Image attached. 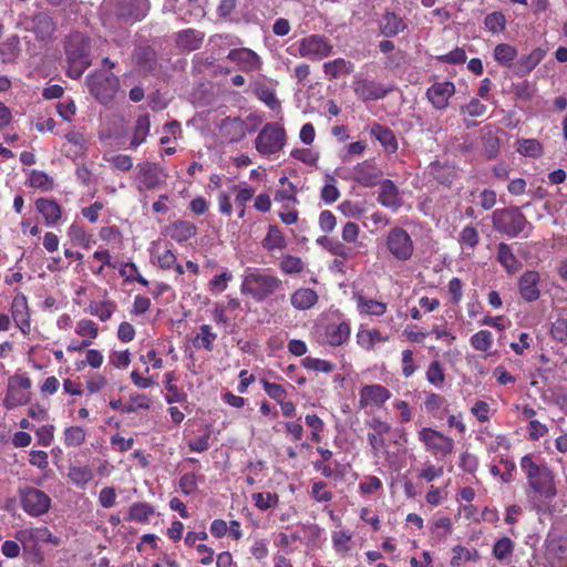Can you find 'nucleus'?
I'll use <instances>...</instances> for the list:
<instances>
[{
	"label": "nucleus",
	"instance_id": "3",
	"mask_svg": "<svg viewBox=\"0 0 567 567\" xmlns=\"http://www.w3.org/2000/svg\"><path fill=\"white\" fill-rule=\"evenodd\" d=\"M520 467L528 478L529 486L540 496L553 498L556 495L554 475L547 466H539L530 455H525L520 461Z\"/></svg>",
	"mask_w": 567,
	"mask_h": 567
},
{
	"label": "nucleus",
	"instance_id": "23",
	"mask_svg": "<svg viewBox=\"0 0 567 567\" xmlns=\"http://www.w3.org/2000/svg\"><path fill=\"white\" fill-rule=\"evenodd\" d=\"M220 135L230 143L243 140L247 134V124L239 117H227L220 124Z\"/></svg>",
	"mask_w": 567,
	"mask_h": 567
},
{
	"label": "nucleus",
	"instance_id": "42",
	"mask_svg": "<svg viewBox=\"0 0 567 567\" xmlns=\"http://www.w3.org/2000/svg\"><path fill=\"white\" fill-rule=\"evenodd\" d=\"M150 127H151V123H150L148 116L147 115L138 116V118L136 120L135 128H134L133 136L131 140V147L136 148L142 143L145 142V140L150 133Z\"/></svg>",
	"mask_w": 567,
	"mask_h": 567
},
{
	"label": "nucleus",
	"instance_id": "61",
	"mask_svg": "<svg viewBox=\"0 0 567 567\" xmlns=\"http://www.w3.org/2000/svg\"><path fill=\"white\" fill-rule=\"evenodd\" d=\"M279 268L282 272L288 275L299 274L303 270V262L298 257L287 255L281 259Z\"/></svg>",
	"mask_w": 567,
	"mask_h": 567
},
{
	"label": "nucleus",
	"instance_id": "51",
	"mask_svg": "<svg viewBox=\"0 0 567 567\" xmlns=\"http://www.w3.org/2000/svg\"><path fill=\"white\" fill-rule=\"evenodd\" d=\"M426 380L436 389H442L445 381V373L439 361H432L426 370Z\"/></svg>",
	"mask_w": 567,
	"mask_h": 567
},
{
	"label": "nucleus",
	"instance_id": "52",
	"mask_svg": "<svg viewBox=\"0 0 567 567\" xmlns=\"http://www.w3.org/2000/svg\"><path fill=\"white\" fill-rule=\"evenodd\" d=\"M85 437L86 433L81 426H69L64 430V444L69 447L80 446Z\"/></svg>",
	"mask_w": 567,
	"mask_h": 567
},
{
	"label": "nucleus",
	"instance_id": "44",
	"mask_svg": "<svg viewBox=\"0 0 567 567\" xmlns=\"http://www.w3.org/2000/svg\"><path fill=\"white\" fill-rule=\"evenodd\" d=\"M68 476L74 485L79 487H84L87 483L92 481L93 471L86 465H74L69 468Z\"/></svg>",
	"mask_w": 567,
	"mask_h": 567
},
{
	"label": "nucleus",
	"instance_id": "11",
	"mask_svg": "<svg viewBox=\"0 0 567 567\" xmlns=\"http://www.w3.org/2000/svg\"><path fill=\"white\" fill-rule=\"evenodd\" d=\"M31 381L24 375H14L9 380L8 391L4 398L7 409H14L24 405L30 400L29 389Z\"/></svg>",
	"mask_w": 567,
	"mask_h": 567
},
{
	"label": "nucleus",
	"instance_id": "37",
	"mask_svg": "<svg viewBox=\"0 0 567 567\" xmlns=\"http://www.w3.org/2000/svg\"><path fill=\"white\" fill-rule=\"evenodd\" d=\"M380 29L384 35L393 37L405 29V23L395 13L388 12L380 21Z\"/></svg>",
	"mask_w": 567,
	"mask_h": 567
},
{
	"label": "nucleus",
	"instance_id": "26",
	"mask_svg": "<svg viewBox=\"0 0 567 567\" xmlns=\"http://www.w3.org/2000/svg\"><path fill=\"white\" fill-rule=\"evenodd\" d=\"M318 293L310 288H299L290 296V303L296 310L311 309L318 302Z\"/></svg>",
	"mask_w": 567,
	"mask_h": 567
},
{
	"label": "nucleus",
	"instance_id": "35",
	"mask_svg": "<svg viewBox=\"0 0 567 567\" xmlns=\"http://www.w3.org/2000/svg\"><path fill=\"white\" fill-rule=\"evenodd\" d=\"M371 134L381 143V145L389 153H394L398 150L396 138L391 130L382 125H374L371 128Z\"/></svg>",
	"mask_w": 567,
	"mask_h": 567
},
{
	"label": "nucleus",
	"instance_id": "59",
	"mask_svg": "<svg viewBox=\"0 0 567 567\" xmlns=\"http://www.w3.org/2000/svg\"><path fill=\"white\" fill-rule=\"evenodd\" d=\"M302 367L312 370L316 372H322V373H330L333 371L334 365L330 361L312 358V357H306L302 360Z\"/></svg>",
	"mask_w": 567,
	"mask_h": 567
},
{
	"label": "nucleus",
	"instance_id": "18",
	"mask_svg": "<svg viewBox=\"0 0 567 567\" xmlns=\"http://www.w3.org/2000/svg\"><path fill=\"white\" fill-rule=\"evenodd\" d=\"M10 311L16 326L24 336H28L31 331L30 313L28 300L23 293L14 296Z\"/></svg>",
	"mask_w": 567,
	"mask_h": 567
},
{
	"label": "nucleus",
	"instance_id": "28",
	"mask_svg": "<svg viewBox=\"0 0 567 567\" xmlns=\"http://www.w3.org/2000/svg\"><path fill=\"white\" fill-rule=\"evenodd\" d=\"M381 174L368 162H362L353 168V178L360 185L370 187L377 184Z\"/></svg>",
	"mask_w": 567,
	"mask_h": 567
},
{
	"label": "nucleus",
	"instance_id": "13",
	"mask_svg": "<svg viewBox=\"0 0 567 567\" xmlns=\"http://www.w3.org/2000/svg\"><path fill=\"white\" fill-rule=\"evenodd\" d=\"M227 59L243 72H259L262 68L261 58L251 49L239 48L228 52Z\"/></svg>",
	"mask_w": 567,
	"mask_h": 567
},
{
	"label": "nucleus",
	"instance_id": "34",
	"mask_svg": "<svg viewBox=\"0 0 567 567\" xmlns=\"http://www.w3.org/2000/svg\"><path fill=\"white\" fill-rule=\"evenodd\" d=\"M497 258L502 266L511 274L518 271L522 264L517 260L511 246L505 243L498 245Z\"/></svg>",
	"mask_w": 567,
	"mask_h": 567
},
{
	"label": "nucleus",
	"instance_id": "33",
	"mask_svg": "<svg viewBox=\"0 0 567 567\" xmlns=\"http://www.w3.org/2000/svg\"><path fill=\"white\" fill-rule=\"evenodd\" d=\"M203 39L204 35L199 31L187 29L177 33L176 42L179 48L194 51L200 47Z\"/></svg>",
	"mask_w": 567,
	"mask_h": 567
},
{
	"label": "nucleus",
	"instance_id": "12",
	"mask_svg": "<svg viewBox=\"0 0 567 567\" xmlns=\"http://www.w3.org/2000/svg\"><path fill=\"white\" fill-rule=\"evenodd\" d=\"M21 504L29 515L41 516L49 511L51 498L41 489L28 487L21 493Z\"/></svg>",
	"mask_w": 567,
	"mask_h": 567
},
{
	"label": "nucleus",
	"instance_id": "8",
	"mask_svg": "<svg viewBox=\"0 0 567 567\" xmlns=\"http://www.w3.org/2000/svg\"><path fill=\"white\" fill-rule=\"evenodd\" d=\"M165 178L164 171L154 163L144 162L136 166L135 186L140 193L158 188Z\"/></svg>",
	"mask_w": 567,
	"mask_h": 567
},
{
	"label": "nucleus",
	"instance_id": "38",
	"mask_svg": "<svg viewBox=\"0 0 567 567\" xmlns=\"http://www.w3.org/2000/svg\"><path fill=\"white\" fill-rule=\"evenodd\" d=\"M262 247L268 251L281 250L286 247V239L277 226H269L268 233L262 240Z\"/></svg>",
	"mask_w": 567,
	"mask_h": 567
},
{
	"label": "nucleus",
	"instance_id": "36",
	"mask_svg": "<svg viewBox=\"0 0 567 567\" xmlns=\"http://www.w3.org/2000/svg\"><path fill=\"white\" fill-rule=\"evenodd\" d=\"M279 183L282 185V188L276 192L275 200L284 203L286 208H288L290 204H297L298 199L296 186L292 183L288 182V178L286 176L281 177L279 179Z\"/></svg>",
	"mask_w": 567,
	"mask_h": 567
},
{
	"label": "nucleus",
	"instance_id": "56",
	"mask_svg": "<svg viewBox=\"0 0 567 567\" xmlns=\"http://www.w3.org/2000/svg\"><path fill=\"white\" fill-rule=\"evenodd\" d=\"M231 280L233 274L225 269L223 272L214 276V278L209 281V290L215 295L221 293L227 289L228 282Z\"/></svg>",
	"mask_w": 567,
	"mask_h": 567
},
{
	"label": "nucleus",
	"instance_id": "48",
	"mask_svg": "<svg viewBox=\"0 0 567 567\" xmlns=\"http://www.w3.org/2000/svg\"><path fill=\"white\" fill-rule=\"evenodd\" d=\"M217 334L213 332V329L208 324H203L199 328V332L196 334L193 344L195 348H204L208 351L212 350L213 343L216 340Z\"/></svg>",
	"mask_w": 567,
	"mask_h": 567
},
{
	"label": "nucleus",
	"instance_id": "57",
	"mask_svg": "<svg viewBox=\"0 0 567 567\" xmlns=\"http://www.w3.org/2000/svg\"><path fill=\"white\" fill-rule=\"evenodd\" d=\"M514 543L508 537L498 539L493 547V555L497 560H504L513 554Z\"/></svg>",
	"mask_w": 567,
	"mask_h": 567
},
{
	"label": "nucleus",
	"instance_id": "16",
	"mask_svg": "<svg viewBox=\"0 0 567 567\" xmlns=\"http://www.w3.org/2000/svg\"><path fill=\"white\" fill-rule=\"evenodd\" d=\"M16 538L22 544L24 549H32L40 543L59 544V539L52 535L47 527L21 529L16 534Z\"/></svg>",
	"mask_w": 567,
	"mask_h": 567
},
{
	"label": "nucleus",
	"instance_id": "27",
	"mask_svg": "<svg viewBox=\"0 0 567 567\" xmlns=\"http://www.w3.org/2000/svg\"><path fill=\"white\" fill-rule=\"evenodd\" d=\"M357 310L361 316L381 317L386 312V303L367 298L361 295L354 296Z\"/></svg>",
	"mask_w": 567,
	"mask_h": 567
},
{
	"label": "nucleus",
	"instance_id": "64",
	"mask_svg": "<svg viewBox=\"0 0 567 567\" xmlns=\"http://www.w3.org/2000/svg\"><path fill=\"white\" fill-rule=\"evenodd\" d=\"M551 337L559 342H567V319L558 317L550 328Z\"/></svg>",
	"mask_w": 567,
	"mask_h": 567
},
{
	"label": "nucleus",
	"instance_id": "15",
	"mask_svg": "<svg viewBox=\"0 0 567 567\" xmlns=\"http://www.w3.org/2000/svg\"><path fill=\"white\" fill-rule=\"evenodd\" d=\"M391 398L389 389L381 384H368L361 388L359 393V406L361 409L381 408Z\"/></svg>",
	"mask_w": 567,
	"mask_h": 567
},
{
	"label": "nucleus",
	"instance_id": "5",
	"mask_svg": "<svg viewBox=\"0 0 567 567\" xmlns=\"http://www.w3.org/2000/svg\"><path fill=\"white\" fill-rule=\"evenodd\" d=\"M66 54L69 60L68 74L73 79L80 78L91 64L86 41L80 35L73 37L66 45Z\"/></svg>",
	"mask_w": 567,
	"mask_h": 567
},
{
	"label": "nucleus",
	"instance_id": "24",
	"mask_svg": "<svg viewBox=\"0 0 567 567\" xmlns=\"http://www.w3.org/2000/svg\"><path fill=\"white\" fill-rule=\"evenodd\" d=\"M351 327L347 321L329 323L324 329V341L332 347H339L349 339Z\"/></svg>",
	"mask_w": 567,
	"mask_h": 567
},
{
	"label": "nucleus",
	"instance_id": "50",
	"mask_svg": "<svg viewBox=\"0 0 567 567\" xmlns=\"http://www.w3.org/2000/svg\"><path fill=\"white\" fill-rule=\"evenodd\" d=\"M516 150L523 156L539 157L543 154L542 144L534 138L519 140Z\"/></svg>",
	"mask_w": 567,
	"mask_h": 567
},
{
	"label": "nucleus",
	"instance_id": "62",
	"mask_svg": "<svg viewBox=\"0 0 567 567\" xmlns=\"http://www.w3.org/2000/svg\"><path fill=\"white\" fill-rule=\"evenodd\" d=\"M255 91L257 96L267 104L271 110H276L279 107V102L274 93V91L260 83H256Z\"/></svg>",
	"mask_w": 567,
	"mask_h": 567
},
{
	"label": "nucleus",
	"instance_id": "54",
	"mask_svg": "<svg viewBox=\"0 0 567 567\" xmlns=\"http://www.w3.org/2000/svg\"><path fill=\"white\" fill-rule=\"evenodd\" d=\"M99 331V326L90 319H81L74 327V332L81 338H97Z\"/></svg>",
	"mask_w": 567,
	"mask_h": 567
},
{
	"label": "nucleus",
	"instance_id": "7",
	"mask_svg": "<svg viewBox=\"0 0 567 567\" xmlns=\"http://www.w3.org/2000/svg\"><path fill=\"white\" fill-rule=\"evenodd\" d=\"M493 224L495 229L515 237L524 230L526 218L518 208L497 209L493 213Z\"/></svg>",
	"mask_w": 567,
	"mask_h": 567
},
{
	"label": "nucleus",
	"instance_id": "60",
	"mask_svg": "<svg viewBox=\"0 0 567 567\" xmlns=\"http://www.w3.org/2000/svg\"><path fill=\"white\" fill-rule=\"evenodd\" d=\"M35 22V31L41 35V38L50 37L54 32V23L52 18L45 13H40L34 19Z\"/></svg>",
	"mask_w": 567,
	"mask_h": 567
},
{
	"label": "nucleus",
	"instance_id": "19",
	"mask_svg": "<svg viewBox=\"0 0 567 567\" xmlns=\"http://www.w3.org/2000/svg\"><path fill=\"white\" fill-rule=\"evenodd\" d=\"M353 90L357 96L363 101L383 99L390 91V89L384 87L382 84L368 80L355 81Z\"/></svg>",
	"mask_w": 567,
	"mask_h": 567
},
{
	"label": "nucleus",
	"instance_id": "10",
	"mask_svg": "<svg viewBox=\"0 0 567 567\" xmlns=\"http://www.w3.org/2000/svg\"><path fill=\"white\" fill-rule=\"evenodd\" d=\"M90 92L101 102L110 101L118 89V80L111 73L97 72L87 78Z\"/></svg>",
	"mask_w": 567,
	"mask_h": 567
},
{
	"label": "nucleus",
	"instance_id": "21",
	"mask_svg": "<svg viewBox=\"0 0 567 567\" xmlns=\"http://www.w3.org/2000/svg\"><path fill=\"white\" fill-rule=\"evenodd\" d=\"M378 202L392 212H396L403 204L398 187L390 179H384L380 183Z\"/></svg>",
	"mask_w": 567,
	"mask_h": 567
},
{
	"label": "nucleus",
	"instance_id": "17",
	"mask_svg": "<svg viewBox=\"0 0 567 567\" xmlns=\"http://www.w3.org/2000/svg\"><path fill=\"white\" fill-rule=\"evenodd\" d=\"M107 2L115 6L116 13L121 18L133 21L144 18L148 10L147 0H107Z\"/></svg>",
	"mask_w": 567,
	"mask_h": 567
},
{
	"label": "nucleus",
	"instance_id": "63",
	"mask_svg": "<svg viewBox=\"0 0 567 567\" xmlns=\"http://www.w3.org/2000/svg\"><path fill=\"white\" fill-rule=\"evenodd\" d=\"M484 24L491 32L498 33L505 29L506 19L501 12H492L485 17Z\"/></svg>",
	"mask_w": 567,
	"mask_h": 567
},
{
	"label": "nucleus",
	"instance_id": "6",
	"mask_svg": "<svg viewBox=\"0 0 567 567\" xmlns=\"http://www.w3.org/2000/svg\"><path fill=\"white\" fill-rule=\"evenodd\" d=\"M285 141V130L277 123H268L259 132L255 145L260 154L271 155L284 147Z\"/></svg>",
	"mask_w": 567,
	"mask_h": 567
},
{
	"label": "nucleus",
	"instance_id": "2",
	"mask_svg": "<svg viewBox=\"0 0 567 567\" xmlns=\"http://www.w3.org/2000/svg\"><path fill=\"white\" fill-rule=\"evenodd\" d=\"M287 52L296 58L322 61L333 53V44L324 35L310 34L288 47Z\"/></svg>",
	"mask_w": 567,
	"mask_h": 567
},
{
	"label": "nucleus",
	"instance_id": "31",
	"mask_svg": "<svg viewBox=\"0 0 567 567\" xmlns=\"http://www.w3.org/2000/svg\"><path fill=\"white\" fill-rule=\"evenodd\" d=\"M35 207L44 217L47 225H54L61 218V207L54 200L40 198L35 202Z\"/></svg>",
	"mask_w": 567,
	"mask_h": 567
},
{
	"label": "nucleus",
	"instance_id": "40",
	"mask_svg": "<svg viewBox=\"0 0 567 567\" xmlns=\"http://www.w3.org/2000/svg\"><path fill=\"white\" fill-rule=\"evenodd\" d=\"M331 542L334 551L344 556L351 549L352 534L343 529L333 530Z\"/></svg>",
	"mask_w": 567,
	"mask_h": 567
},
{
	"label": "nucleus",
	"instance_id": "49",
	"mask_svg": "<svg viewBox=\"0 0 567 567\" xmlns=\"http://www.w3.org/2000/svg\"><path fill=\"white\" fill-rule=\"evenodd\" d=\"M516 56V49L509 44L502 43L496 45L494 49V59L504 66L512 65Z\"/></svg>",
	"mask_w": 567,
	"mask_h": 567
},
{
	"label": "nucleus",
	"instance_id": "43",
	"mask_svg": "<svg viewBox=\"0 0 567 567\" xmlns=\"http://www.w3.org/2000/svg\"><path fill=\"white\" fill-rule=\"evenodd\" d=\"M228 187L231 196H235V205L237 207H246L247 202H249L255 194V189L246 183L231 184Z\"/></svg>",
	"mask_w": 567,
	"mask_h": 567
},
{
	"label": "nucleus",
	"instance_id": "39",
	"mask_svg": "<svg viewBox=\"0 0 567 567\" xmlns=\"http://www.w3.org/2000/svg\"><path fill=\"white\" fill-rule=\"evenodd\" d=\"M546 51L542 48L534 49L529 54L523 56L517 62L518 72L522 74L529 73L533 69H535L539 62L544 59Z\"/></svg>",
	"mask_w": 567,
	"mask_h": 567
},
{
	"label": "nucleus",
	"instance_id": "4",
	"mask_svg": "<svg viewBox=\"0 0 567 567\" xmlns=\"http://www.w3.org/2000/svg\"><path fill=\"white\" fill-rule=\"evenodd\" d=\"M388 252L398 261H408L414 252V243L410 234L401 228H391L384 238Z\"/></svg>",
	"mask_w": 567,
	"mask_h": 567
},
{
	"label": "nucleus",
	"instance_id": "53",
	"mask_svg": "<svg viewBox=\"0 0 567 567\" xmlns=\"http://www.w3.org/2000/svg\"><path fill=\"white\" fill-rule=\"evenodd\" d=\"M252 501L259 511H267L269 508L276 507L278 505L279 498L277 494L261 492L252 494Z\"/></svg>",
	"mask_w": 567,
	"mask_h": 567
},
{
	"label": "nucleus",
	"instance_id": "32",
	"mask_svg": "<svg viewBox=\"0 0 567 567\" xmlns=\"http://www.w3.org/2000/svg\"><path fill=\"white\" fill-rule=\"evenodd\" d=\"M196 226L187 220H177L169 228V236L177 243H184L196 235Z\"/></svg>",
	"mask_w": 567,
	"mask_h": 567
},
{
	"label": "nucleus",
	"instance_id": "22",
	"mask_svg": "<svg viewBox=\"0 0 567 567\" xmlns=\"http://www.w3.org/2000/svg\"><path fill=\"white\" fill-rule=\"evenodd\" d=\"M539 274L537 271H526L522 275L518 281L520 297L528 302L535 301L539 298L540 291L538 288Z\"/></svg>",
	"mask_w": 567,
	"mask_h": 567
},
{
	"label": "nucleus",
	"instance_id": "1",
	"mask_svg": "<svg viewBox=\"0 0 567 567\" xmlns=\"http://www.w3.org/2000/svg\"><path fill=\"white\" fill-rule=\"evenodd\" d=\"M282 281L259 268H248L240 285V292L257 302H262L281 290Z\"/></svg>",
	"mask_w": 567,
	"mask_h": 567
},
{
	"label": "nucleus",
	"instance_id": "14",
	"mask_svg": "<svg viewBox=\"0 0 567 567\" xmlns=\"http://www.w3.org/2000/svg\"><path fill=\"white\" fill-rule=\"evenodd\" d=\"M455 84L451 81H436L426 90L431 105L439 111L449 106L450 99L455 94Z\"/></svg>",
	"mask_w": 567,
	"mask_h": 567
},
{
	"label": "nucleus",
	"instance_id": "58",
	"mask_svg": "<svg viewBox=\"0 0 567 567\" xmlns=\"http://www.w3.org/2000/svg\"><path fill=\"white\" fill-rule=\"evenodd\" d=\"M68 236L74 245L89 247L91 243L90 235L78 224H72L68 229Z\"/></svg>",
	"mask_w": 567,
	"mask_h": 567
},
{
	"label": "nucleus",
	"instance_id": "41",
	"mask_svg": "<svg viewBox=\"0 0 567 567\" xmlns=\"http://www.w3.org/2000/svg\"><path fill=\"white\" fill-rule=\"evenodd\" d=\"M318 241L323 245L332 255L340 257L343 261L349 260L354 256L353 249L347 247L341 241L332 240L328 237H322Z\"/></svg>",
	"mask_w": 567,
	"mask_h": 567
},
{
	"label": "nucleus",
	"instance_id": "47",
	"mask_svg": "<svg viewBox=\"0 0 567 567\" xmlns=\"http://www.w3.org/2000/svg\"><path fill=\"white\" fill-rule=\"evenodd\" d=\"M115 308L116 306L112 301H97L89 305V312L104 322L111 319Z\"/></svg>",
	"mask_w": 567,
	"mask_h": 567
},
{
	"label": "nucleus",
	"instance_id": "20",
	"mask_svg": "<svg viewBox=\"0 0 567 567\" xmlns=\"http://www.w3.org/2000/svg\"><path fill=\"white\" fill-rule=\"evenodd\" d=\"M66 143L63 145V153L66 157L76 161L85 156L87 151V140L76 131L65 134Z\"/></svg>",
	"mask_w": 567,
	"mask_h": 567
},
{
	"label": "nucleus",
	"instance_id": "25",
	"mask_svg": "<svg viewBox=\"0 0 567 567\" xmlns=\"http://www.w3.org/2000/svg\"><path fill=\"white\" fill-rule=\"evenodd\" d=\"M371 432L368 433L369 444L374 453L380 452L384 445V435L389 433L391 426L388 422L380 419H372L370 422Z\"/></svg>",
	"mask_w": 567,
	"mask_h": 567
},
{
	"label": "nucleus",
	"instance_id": "46",
	"mask_svg": "<svg viewBox=\"0 0 567 567\" xmlns=\"http://www.w3.org/2000/svg\"><path fill=\"white\" fill-rule=\"evenodd\" d=\"M470 343L475 350L485 352L488 357L493 346V336L488 330H480L471 337Z\"/></svg>",
	"mask_w": 567,
	"mask_h": 567
},
{
	"label": "nucleus",
	"instance_id": "30",
	"mask_svg": "<svg viewBox=\"0 0 567 567\" xmlns=\"http://www.w3.org/2000/svg\"><path fill=\"white\" fill-rule=\"evenodd\" d=\"M353 63L342 58H338L332 61L326 62L322 65V70L326 78L331 80L339 79L340 76L346 74H350L351 72H353Z\"/></svg>",
	"mask_w": 567,
	"mask_h": 567
},
{
	"label": "nucleus",
	"instance_id": "9",
	"mask_svg": "<svg viewBox=\"0 0 567 567\" xmlns=\"http://www.w3.org/2000/svg\"><path fill=\"white\" fill-rule=\"evenodd\" d=\"M417 437L425 449L436 457H444L454 450V441L451 437L431 427H422L417 432Z\"/></svg>",
	"mask_w": 567,
	"mask_h": 567
},
{
	"label": "nucleus",
	"instance_id": "45",
	"mask_svg": "<svg viewBox=\"0 0 567 567\" xmlns=\"http://www.w3.org/2000/svg\"><path fill=\"white\" fill-rule=\"evenodd\" d=\"M154 507L147 503H134L130 507L128 519L136 523H147L154 515Z\"/></svg>",
	"mask_w": 567,
	"mask_h": 567
},
{
	"label": "nucleus",
	"instance_id": "55",
	"mask_svg": "<svg viewBox=\"0 0 567 567\" xmlns=\"http://www.w3.org/2000/svg\"><path fill=\"white\" fill-rule=\"evenodd\" d=\"M120 275L126 281H136L142 286H148V281L138 272L137 266L134 262H124L121 265Z\"/></svg>",
	"mask_w": 567,
	"mask_h": 567
},
{
	"label": "nucleus",
	"instance_id": "29",
	"mask_svg": "<svg viewBox=\"0 0 567 567\" xmlns=\"http://www.w3.org/2000/svg\"><path fill=\"white\" fill-rule=\"evenodd\" d=\"M357 343L360 348L370 351L377 343L386 342L388 336H383L378 329L360 328L357 332Z\"/></svg>",
	"mask_w": 567,
	"mask_h": 567
}]
</instances>
